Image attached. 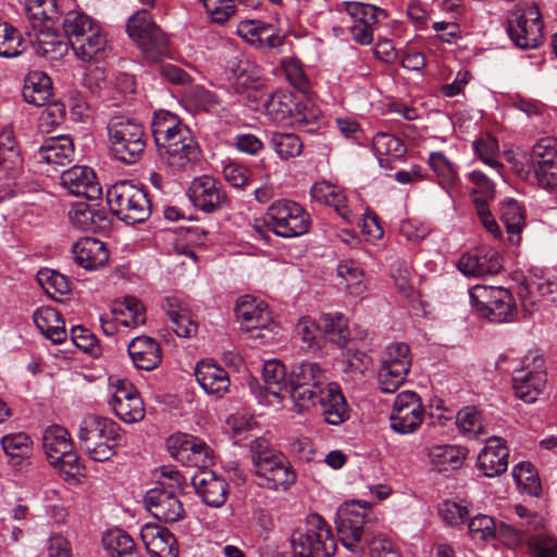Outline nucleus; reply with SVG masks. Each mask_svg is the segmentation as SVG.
Returning <instances> with one entry per match:
<instances>
[{"label":"nucleus","mask_w":557,"mask_h":557,"mask_svg":"<svg viewBox=\"0 0 557 557\" xmlns=\"http://www.w3.org/2000/svg\"><path fill=\"white\" fill-rule=\"evenodd\" d=\"M151 127L159 158L173 171L189 170L199 161L200 146L177 115L163 110L156 112Z\"/></svg>","instance_id":"1"},{"label":"nucleus","mask_w":557,"mask_h":557,"mask_svg":"<svg viewBox=\"0 0 557 557\" xmlns=\"http://www.w3.org/2000/svg\"><path fill=\"white\" fill-rule=\"evenodd\" d=\"M63 29L74 54L83 62H100L108 53L107 35L88 15L71 11L63 20Z\"/></svg>","instance_id":"2"},{"label":"nucleus","mask_w":557,"mask_h":557,"mask_svg":"<svg viewBox=\"0 0 557 557\" xmlns=\"http://www.w3.org/2000/svg\"><path fill=\"white\" fill-rule=\"evenodd\" d=\"M125 435L117 423L99 416L85 417L78 429V440L89 458L103 462L116 454Z\"/></svg>","instance_id":"3"},{"label":"nucleus","mask_w":557,"mask_h":557,"mask_svg":"<svg viewBox=\"0 0 557 557\" xmlns=\"http://www.w3.org/2000/svg\"><path fill=\"white\" fill-rule=\"evenodd\" d=\"M109 150L120 162H138L147 146V136L143 124L135 119L116 115L110 119L108 126Z\"/></svg>","instance_id":"4"},{"label":"nucleus","mask_w":557,"mask_h":557,"mask_svg":"<svg viewBox=\"0 0 557 557\" xmlns=\"http://www.w3.org/2000/svg\"><path fill=\"white\" fill-rule=\"evenodd\" d=\"M250 453L256 475L267 481L265 487L287 490L296 482V473L286 456L271 447L264 437L250 443Z\"/></svg>","instance_id":"5"},{"label":"nucleus","mask_w":557,"mask_h":557,"mask_svg":"<svg viewBox=\"0 0 557 557\" xmlns=\"http://www.w3.org/2000/svg\"><path fill=\"white\" fill-rule=\"evenodd\" d=\"M111 212L126 224L145 222L151 214L146 189L132 181H120L107 190Z\"/></svg>","instance_id":"6"},{"label":"nucleus","mask_w":557,"mask_h":557,"mask_svg":"<svg viewBox=\"0 0 557 557\" xmlns=\"http://www.w3.org/2000/svg\"><path fill=\"white\" fill-rule=\"evenodd\" d=\"M47 458L64 480L83 475L84 467L73 447L69 432L60 425L48 426L42 435Z\"/></svg>","instance_id":"7"},{"label":"nucleus","mask_w":557,"mask_h":557,"mask_svg":"<svg viewBox=\"0 0 557 557\" xmlns=\"http://www.w3.org/2000/svg\"><path fill=\"white\" fill-rule=\"evenodd\" d=\"M321 364L315 361H301L293 366L286 397H290L299 411L315 405L317 395L326 385Z\"/></svg>","instance_id":"8"},{"label":"nucleus","mask_w":557,"mask_h":557,"mask_svg":"<svg viewBox=\"0 0 557 557\" xmlns=\"http://www.w3.org/2000/svg\"><path fill=\"white\" fill-rule=\"evenodd\" d=\"M235 314L251 338L264 345L274 343L277 325L264 301L245 295L237 300Z\"/></svg>","instance_id":"9"},{"label":"nucleus","mask_w":557,"mask_h":557,"mask_svg":"<svg viewBox=\"0 0 557 557\" xmlns=\"http://www.w3.org/2000/svg\"><path fill=\"white\" fill-rule=\"evenodd\" d=\"M263 222L274 234L285 238L304 235L310 227V216L305 209L286 199L272 203Z\"/></svg>","instance_id":"10"},{"label":"nucleus","mask_w":557,"mask_h":557,"mask_svg":"<svg viewBox=\"0 0 557 557\" xmlns=\"http://www.w3.org/2000/svg\"><path fill=\"white\" fill-rule=\"evenodd\" d=\"M126 32L148 59L157 60L166 50V36L156 24L148 9L136 11L127 20Z\"/></svg>","instance_id":"11"},{"label":"nucleus","mask_w":557,"mask_h":557,"mask_svg":"<svg viewBox=\"0 0 557 557\" xmlns=\"http://www.w3.org/2000/svg\"><path fill=\"white\" fill-rule=\"evenodd\" d=\"M543 22L535 4L517 8L507 17V33L521 49L536 48L543 40Z\"/></svg>","instance_id":"12"},{"label":"nucleus","mask_w":557,"mask_h":557,"mask_svg":"<svg viewBox=\"0 0 557 557\" xmlns=\"http://www.w3.org/2000/svg\"><path fill=\"white\" fill-rule=\"evenodd\" d=\"M516 396L524 403H533L546 384L545 362L542 356L530 354L523 359V368L512 379Z\"/></svg>","instance_id":"13"},{"label":"nucleus","mask_w":557,"mask_h":557,"mask_svg":"<svg viewBox=\"0 0 557 557\" xmlns=\"http://www.w3.org/2000/svg\"><path fill=\"white\" fill-rule=\"evenodd\" d=\"M329 524H305L295 529L290 536L293 549L307 557H331L335 545L329 537Z\"/></svg>","instance_id":"14"},{"label":"nucleus","mask_w":557,"mask_h":557,"mask_svg":"<svg viewBox=\"0 0 557 557\" xmlns=\"http://www.w3.org/2000/svg\"><path fill=\"white\" fill-rule=\"evenodd\" d=\"M424 420V408L420 396L412 391L399 393L389 416L391 428L399 434L416 432Z\"/></svg>","instance_id":"15"},{"label":"nucleus","mask_w":557,"mask_h":557,"mask_svg":"<svg viewBox=\"0 0 557 557\" xmlns=\"http://www.w3.org/2000/svg\"><path fill=\"white\" fill-rule=\"evenodd\" d=\"M537 184L545 189L557 186V139L543 137L531 148L529 158Z\"/></svg>","instance_id":"16"},{"label":"nucleus","mask_w":557,"mask_h":557,"mask_svg":"<svg viewBox=\"0 0 557 557\" xmlns=\"http://www.w3.org/2000/svg\"><path fill=\"white\" fill-rule=\"evenodd\" d=\"M145 508L159 522H178L184 518L182 502L174 491L165 487H153L144 497Z\"/></svg>","instance_id":"17"},{"label":"nucleus","mask_w":557,"mask_h":557,"mask_svg":"<svg viewBox=\"0 0 557 557\" xmlns=\"http://www.w3.org/2000/svg\"><path fill=\"white\" fill-rule=\"evenodd\" d=\"M187 195L196 208L207 213L221 209L226 202V195L221 182L210 175L196 177L191 182Z\"/></svg>","instance_id":"18"},{"label":"nucleus","mask_w":557,"mask_h":557,"mask_svg":"<svg viewBox=\"0 0 557 557\" xmlns=\"http://www.w3.org/2000/svg\"><path fill=\"white\" fill-rule=\"evenodd\" d=\"M115 416L125 423H136L145 418L144 401L135 386L121 381L109 401Z\"/></svg>","instance_id":"19"},{"label":"nucleus","mask_w":557,"mask_h":557,"mask_svg":"<svg viewBox=\"0 0 557 557\" xmlns=\"http://www.w3.org/2000/svg\"><path fill=\"white\" fill-rule=\"evenodd\" d=\"M458 269L467 276L494 275L503 269L499 253L488 247L465 253L458 261Z\"/></svg>","instance_id":"20"},{"label":"nucleus","mask_w":557,"mask_h":557,"mask_svg":"<svg viewBox=\"0 0 557 557\" xmlns=\"http://www.w3.org/2000/svg\"><path fill=\"white\" fill-rule=\"evenodd\" d=\"M62 185L70 194L88 200H98L102 195L95 172L88 166L75 165L61 175Z\"/></svg>","instance_id":"21"},{"label":"nucleus","mask_w":557,"mask_h":557,"mask_svg":"<svg viewBox=\"0 0 557 557\" xmlns=\"http://www.w3.org/2000/svg\"><path fill=\"white\" fill-rule=\"evenodd\" d=\"M315 404L321 406L327 424L339 425L350 417L349 406L336 383H327L317 395Z\"/></svg>","instance_id":"22"},{"label":"nucleus","mask_w":557,"mask_h":557,"mask_svg":"<svg viewBox=\"0 0 557 557\" xmlns=\"http://www.w3.org/2000/svg\"><path fill=\"white\" fill-rule=\"evenodd\" d=\"M140 537L150 557H178L176 539L162 524H143Z\"/></svg>","instance_id":"23"},{"label":"nucleus","mask_w":557,"mask_h":557,"mask_svg":"<svg viewBox=\"0 0 557 557\" xmlns=\"http://www.w3.org/2000/svg\"><path fill=\"white\" fill-rule=\"evenodd\" d=\"M508 456L509 450L500 438H488L478 456V469L486 478L498 476L508 468Z\"/></svg>","instance_id":"24"},{"label":"nucleus","mask_w":557,"mask_h":557,"mask_svg":"<svg viewBox=\"0 0 557 557\" xmlns=\"http://www.w3.org/2000/svg\"><path fill=\"white\" fill-rule=\"evenodd\" d=\"M191 484L207 505L219 507L225 503L227 483L212 470H198L191 478Z\"/></svg>","instance_id":"25"},{"label":"nucleus","mask_w":557,"mask_h":557,"mask_svg":"<svg viewBox=\"0 0 557 557\" xmlns=\"http://www.w3.org/2000/svg\"><path fill=\"white\" fill-rule=\"evenodd\" d=\"M74 261L85 270H97L109 260L106 244L97 238L83 237L72 246Z\"/></svg>","instance_id":"26"},{"label":"nucleus","mask_w":557,"mask_h":557,"mask_svg":"<svg viewBox=\"0 0 557 557\" xmlns=\"http://www.w3.org/2000/svg\"><path fill=\"white\" fill-rule=\"evenodd\" d=\"M69 219L73 227L82 232H100L109 224L108 214L103 208L83 201L72 206Z\"/></svg>","instance_id":"27"},{"label":"nucleus","mask_w":557,"mask_h":557,"mask_svg":"<svg viewBox=\"0 0 557 557\" xmlns=\"http://www.w3.org/2000/svg\"><path fill=\"white\" fill-rule=\"evenodd\" d=\"M195 376L200 387L208 395L222 397L228 391V374L214 362L199 361L195 368Z\"/></svg>","instance_id":"28"},{"label":"nucleus","mask_w":557,"mask_h":557,"mask_svg":"<svg viewBox=\"0 0 557 557\" xmlns=\"http://www.w3.org/2000/svg\"><path fill=\"white\" fill-rule=\"evenodd\" d=\"M128 355L137 369L151 371L162 360L161 348L156 339L149 336H137L127 346Z\"/></svg>","instance_id":"29"},{"label":"nucleus","mask_w":557,"mask_h":557,"mask_svg":"<svg viewBox=\"0 0 557 557\" xmlns=\"http://www.w3.org/2000/svg\"><path fill=\"white\" fill-rule=\"evenodd\" d=\"M468 450L459 445H434L428 450L431 468L440 473H446L460 469L467 458Z\"/></svg>","instance_id":"30"},{"label":"nucleus","mask_w":557,"mask_h":557,"mask_svg":"<svg viewBox=\"0 0 557 557\" xmlns=\"http://www.w3.org/2000/svg\"><path fill=\"white\" fill-rule=\"evenodd\" d=\"M162 309L172 322L174 333L184 338L196 335L198 324L193 319L190 311L176 297H166L163 300Z\"/></svg>","instance_id":"31"},{"label":"nucleus","mask_w":557,"mask_h":557,"mask_svg":"<svg viewBox=\"0 0 557 557\" xmlns=\"http://www.w3.org/2000/svg\"><path fill=\"white\" fill-rule=\"evenodd\" d=\"M51 96L52 83L46 73L32 71L26 75L23 86V98L27 103L41 107L48 103Z\"/></svg>","instance_id":"32"},{"label":"nucleus","mask_w":557,"mask_h":557,"mask_svg":"<svg viewBox=\"0 0 557 557\" xmlns=\"http://www.w3.org/2000/svg\"><path fill=\"white\" fill-rule=\"evenodd\" d=\"M33 319L40 333L52 343L59 344L66 338L64 321L54 308L41 307L34 312Z\"/></svg>","instance_id":"33"},{"label":"nucleus","mask_w":557,"mask_h":557,"mask_svg":"<svg viewBox=\"0 0 557 557\" xmlns=\"http://www.w3.org/2000/svg\"><path fill=\"white\" fill-rule=\"evenodd\" d=\"M38 153L45 162L63 166L72 161L74 145L67 136L50 137L40 146Z\"/></svg>","instance_id":"34"},{"label":"nucleus","mask_w":557,"mask_h":557,"mask_svg":"<svg viewBox=\"0 0 557 557\" xmlns=\"http://www.w3.org/2000/svg\"><path fill=\"white\" fill-rule=\"evenodd\" d=\"M35 32L38 53L51 61H60L69 51V39L63 38L51 27L40 28Z\"/></svg>","instance_id":"35"},{"label":"nucleus","mask_w":557,"mask_h":557,"mask_svg":"<svg viewBox=\"0 0 557 557\" xmlns=\"http://www.w3.org/2000/svg\"><path fill=\"white\" fill-rule=\"evenodd\" d=\"M319 326L321 333L337 347H345L350 338L348 320L341 312L323 313L320 317Z\"/></svg>","instance_id":"36"},{"label":"nucleus","mask_w":557,"mask_h":557,"mask_svg":"<svg viewBox=\"0 0 557 557\" xmlns=\"http://www.w3.org/2000/svg\"><path fill=\"white\" fill-rule=\"evenodd\" d=\"M25 10L33 30L51 27L59 17L55 0H26Z\"/></svg>","instance_id":"37"},{"label":"nucleus","mask_w":557,"mask_h":557,"mask_svg":"<svg viewBox=\"0 0 557 557\" xmlns=\"http://www.w3.org/2000/svg\"><path fill=\"white\" fill-rule=\"evenodd\" d=\"M101 541L111 557H140L133 537L119 528L106 531Z\"/></svg>","instance_id":"38"},{"label":"nucleus","mask_w":557,"mask_h":557,"mask_svg":"<svg viewBox=\"0 0 557 557\" xmlns=\"http://www.w3.org/2000/svg\"><path fill=\"white\" fill-rule=\"evenodd\" d=\"M264 388L274 397L285 398L287 394L288 380H286V368L277 359L264 362L262 369Z\"/></svg>","instance_id":"39"},{"label":"nucleus","mask_w":557,"mask_h":557,"mask_svg":"<svg viewBox=\"0 0 557 557\" xmlns=\"http://www.w3.org/2000/svg\"><path fill=\"white\" fill-rule=\"evenodd\" d=\"M296 103L290 94L276 91L264 102V111L274 123L289 124Z\"/></svg>","instance_id":"40"},{"label":"nucleus","mask_w":557,"mask_h":557,"mask_svg":"<svg viewBox=\"0 0 557 557\" xmlns=\"http://www.w3.org/2000/svg\"><path fill=\"white\" fill-rule=\"evenodd\" d=\"M372 147L381 166H385L389 159L401 158L407 151L404 143L388 133H377L373 137Z\"/></svg>","instance_id":"41"},{"label":"nucleus","mask_w":557,"mask_h":557,"mask_svg":"<svg viewBox=\"0 0 557 557\" xmlns=\"http://www.w3.org/2000/svg\"><path fill=\"white\" fill-rule=\"evenodd\" d=\"M30 438L25 433L8 434L1 438V445L14 467L22 466L30 451Z\"/></svg>","instance_id":"42"},{"label":"nucleus","mask_w":557,"mask_h":557,"mask_svg":"<svg viewBox=\"0 0 557 557\" xmlns=\"http://www.w3.org/2000/svg\"><path fill=\"white\" fill-rule=\"evenodd\" d=\"M496 294L497 298L493 300L483 317L492 322L498 323L510 321L516 312V304L512 295L508 289L503 287H499Z\"/></svg>","instance_id":"43"},{"label":"nucleus","mask_w":557,"mask_h":557,"mask_svg":"<svg viewBox=\"0 0 557 557\" xmlns=\"http://www.w3.org/2000/svg\"><path fill=\"white\" fill-rule=\"evenodd\" d=\"M24 50V39L21 32L0 18V57L16 58Z\"/></svg>","instance_id":"44"},{"label":"nucleus","mask_w":557,"mask_h":557,"mask_svg":"<svg viewBox=\"0 0 557 557\" xmlns=\"http://www.w3.org/2000/svg\"><path fill=\"white\" fill-rule=\"evenodd\" d=\"M337 536L342 544L352 553H361L371 537L362 524H336Z\"/></svg>","instance_id":"45"},{"label":"nucleus","mask_w":557,"mask_h":557,"mask_svg":"<svg viewBox=\"0 0 557 557\" xmlns=\"http://www.w3.org/2000/svg\"><path fill=\"white\" fill-rule=\"evenodd\" d=\"M512 476L518 488L530 496L539 497L542 485L533 466L530 462H519L512 469Z\"/></svg>","instance_id":"46"},{"label":"nucleus","mask_w":557,"mask_h":557,"mask_svg":"<svg viewBox=\"0 0 557 557\" xmlns=\"http://www.w3.org/2000/svg\"><path fill=\"white\" fill-rule=\"evenodd\" d=\"M270 145L282 160L298 157L304 148L299 136L293 133H274L271 136Z\"/></svg>","instance_id":"47"},{"label":"nucleus","mask_w":557,"mask_h":557,"mask_svg":"<svg viewBox=\"0 0 557 557\" xmlns=\"http://www.w3.org/2000/svg\"><path fill=\"white\" fill-rule=\"evenodd\" d=\"M337 274L345 281L349 294L360 296L364 293L363 271L356 261H342L337 267Z\"/></svg>","instance_id":"48"},{"label":"nucleus","mask_w":557,"mask_h":557,"mask_svg":"<svg viewBox=\"0 0 557 557\" xmlns=\"http://www.w3.org/2000/svg\"><path fill=\"white\" fill-rule=\"evenodd\" d=\"M346 11L355 24L374 26L386 18V12L383 9L362 2L346 3Z\"/></svg>","instance_id":"49"},{"label":"nucleus","mask_w":557,"mask_h":557,"mask_svg":"<svg viewBox=\"0 0 557 557\" xmlns=\"http://www.w3.org/2000/svg\"><path fill=\"white\" fill-rule=\"evenodd\" d=\"M438 516L445 522H456V519L461 522H474L486 517L476 512L473 506H466L451 500H445L438 505Z\"/></svg>","instance_id":"50"},{"label":"nucleus","mask_w":557,"mask_h":557,"mask_svg":"<svg viewBox=\"0 0 557 557\" xmlns=\"http://www.w3.org/2000/svg\"><path fill=\"white\" fill-rule=\"evenodd\" d=\"M381 364L396 368L401 371H409L411 356L409 346L405 343H392L382 351Z\"/></svg>","instance_id":"51"},{"label":"nucleus","mask_w":557,"mask_h":557,"mask_svg":"<svg viewBox=\"0 0 557 557\" xmlns=\"http://www.w3.org/2000/svg\"><path fill=\"white\" fill-rule=\"evenodd\" d=\"M500 216L508 234L519 238L525 224L524 213L520 205L513 199L504 201L500 207Z\"/></svg>","instance_id":"52"},{"label":"nucleus","mask_w":557,"mask_h":557,"mask_svg":"<svg viewBox=\"0 0 557 557\" xmlns=\"http://www.w3.org/2000/svg\"><path fill=\"white\" fill-rule=\"evenodd\" d=\"M456 421L460 432L471 438L485 434L481 413L474 406H467L460 409Z\"/></svg>","instance_id":"53"},{"label":"nucleus","mask_w":557,"mask_h":557,"mask_svg":"<svg viewBox=\"0 0 557 557\" xmlns=\"http://www.w3.org/2000/svg\"><path fill=\"white\" fill-rule=\"evenodd\" d=\"M429 164L437 175L441 186L450 188L455 185L457 181V170L442 152H432L429 158Z\"/></svg>","instance_id":"54"},{"label":"nucleus","mask_w":557,"mask_h":557,"mask_svg":"<svg viewBox=\"0 0 557 557\" xmlns=\"http://www.w3.org/2000/svg\"><path fill=\"white\" fill-rule=\"evenodd\" d=\"M37 281L50 296L66 295L70 292V284L63 274L51 269H41L37 273Z\"/></svg>","instance_id":"55"},{"label":"nucleus","mask_w":557,"mask_h":557,"mask_svg":"<svg viewBox=\"0 0 557 557\" xmlns=\"http://www.w3.org/2000/svg\"><path fill=\"white\" fill-rule=\"evenodd\" d=\"M190 442L188 459L185 465L196 467L198 470L208 469L213 459L212 449L198 437L193 436Z\"/></svg>","instance_id":"56"},{"label":"nucleus","mask_w":557,"mask_h":557,"mask_svg":"<svg viewBox=\"0 0 557 557\" xmlns=\"http://www.w3.org/2000/svg\"><path fill=\"white\" fill-rule=\"evenodd\" d=\"M476 156L491 168H498L500 163L496 160L498 154V141L490 134H485L473 141Z\"/></svg>","instance_id":"57"},{"label":"nucleus","mask_w":557,"mask_h":557,"mask_svg":"<svg viewBox=\"0 0 557 557\" xmlns=\"http://www.w3.org/2000/svg\"><path fill=\"white\" fill-rule=\"evenodd\" d=\"M408 372L381 364L377 373V383L381 392L395 393L405 382Z\"/></svg>","instance_id":"58"},{"label":"nucleus","mask_w":557,"mask_h":557,"mask_svg":"<svg viewBox=\"0 0 557 557\" xmlns=\"http://www.w3.org/2000/svg\"><path fill=\"white\" fill-rule=\"evenodd\" d=\"M320 332L319 323L309 317H302L296 324V333L308 350L315 351L320 349V344L317 339V334Z\"/></svg>","instance_id":"59"},{"label":"nucleus","mask_w":557,"mask_h":557,"mask_svg":"<svg viewBox=\"0 0 557 557\" xmlns=\"http://www.w3.org/2000/svg\"><path fill=\"white\" fill-rule=\"evenodd\" d=\"M499 287L478 284L469 290L472 306L483 317L493 300L497 298Z\"/></svg>","instance_id":"60"},{"label":"nucleus","mask_w":557,"mask_h":557,"mask_svg":"<svg viewBox=\"0 0 557 557\" xmlns=\"http://www.w3.org/2000/svg\"><path fill=\"white\" fill-rule=\"evenodd\" d=\"M366 356L360 352L351 354L349 350L346 352L342 361L343 379L347 382H357L363 377L366 364L363 359Z\"/></svg>","instance_id":"61"},{"label":"nucleus","mask_w":557,"mask_h":557,"mask_svg":"<svg viewBox=\"0 0 557 557\" xmlns=\"http://www.w3.org/2000/svg\"><path fill=\"white\" fill-rule=\"evenodd\" d=\"M470 181L474 185L472 189V201L476 206V201H483L486 205L488 199L493 198L494 185L491 180L480 171H473L469 175Z\"/></svg>","instance_id":"62"},{"label":"nucleus","mask_w":557,"mask_h":557,"mask_svg":"<svg viewBox=\"0 0 557 557\" xmlns=\"http://www.w3.org/2000/svg\"><path fill=\"white\" fill-rule=\"evenodd\" d=\"M21 162L20 153L14 146L10 132L0 135V168L11 170Z\"/></svg>","instance_id":"63"},{"label":"nucleus","mask_w":557,"mask_h":557,"mask_svg":"<svg viewBox=\"0 0 557 557\" xmlns=\"http://www.w3.org/2000/svg\"><path fill=\"white\" fill-rule=\"evenodd\" d=\"M532 557H557V541L545 535H533L528 541Z\"/></svg>","instance_id":"64"}]
</instances>
